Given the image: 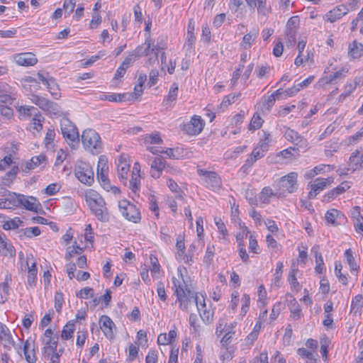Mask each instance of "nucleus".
<instances>
[{
    "label": "nucleus",
    "mask_w": 363,
    "mask_h": 363,
    "mask_svg": "<svg viewBox=\"0 0 363 363\" xmlns=\"http://www.w3.org/2000/svg\"><path fill=\"white\" fill-rule=\"evenodd\" d=\"M189 277L185 268H178L176 276L172 277V289L178 303L179 308L183 311H188L192 303H196L200 297L194 292L189 284Z\"/></svg>",
    "instance_id": "obj_1"
},
{
    "label": "nucleus",
    "mask_w": 363,
    "mask_h": 363,
    "mask_svg": "<svg viewBox=\"0 0 363 363\" xmlns=\"http://www.w3.org/2000/svg\"><path fill=\"white\" fill-rule=\"evenodd\" d=\"M85 201L91 213L101 222L109 221V212L103 197L95 190L88 189L85 192Z\"/></svg>",
    "instance_id": "obj_2"
},
{
    "label": "nucleus",
    "mask_w": 363,
    "mask_h": 363,
    "mask_svg": "<svg viewBox=\"0 0 363 363\" xmlns=\"http://www.w3.org/2000/svg\"><path fill=\"white\" fill-rule=\"evenodd\" d=\"M298 189V173L291 172L280 178L277 183L276 196L281 198L293 194Z\"/></svg>",
    "instance_id": "obj_3"
},
{
    "label": "nucleus",
    "mask_w": 363,
    "mask_h": 363,
    "mask_svg": "<svg viewBox=\"0 0 363 363\" xmlns=\"http://www.w3.org/2000/svg\"><path fill=\"white\" fill-rule=\"evenodd\" d=\"M82 141L84 147L92 154H99L102 149L100 135L93 129L83 131Z\"/></svg>",
    "instance_id": "obj_4"
},
{
    "label": "nucleus",
    "mask_w": 363,
    "mask_h": 363,
    "mask_svg": "<svg viewBox=\"0 0 363 363\" xmlns=\"http://www.w3.org/2000/svg\"><path fill=\"white\" fill-rule=\"evenodd\" d=\"M61 133L70 146L74 147L79 142V135L77 127L67 118L60 120Z\"/></svg>",
    "instance_id": "obj_5"
},
{
    "label": "nucleus",
    "mask_w": 363,
    "mask_h": 363,
    "mask_svg": "<svg viewBox=\"0 0 363 363\" xmlns=\"http://www.w3.org/2000/svg\"><path fill=\"white\" fill-rule=\"evenodd\" d=\"M74 174L76 177L83 184L91 186L94 182V171L91 165L83 161H77Z\"/></svg>",
    "instance_id": "obj_6"
},
{
    "label": "nucleus",
    "mask_w": 363,
    "mask_h": 363,
    "mask_svg": "<svg viewBox=\"0 0 363 363\" xmlns=\"http://www.w3.org/2000/svg\"><path fill=\"white\" fill-rule=\"evenodd\" d=\"M118 208L123 216L128 220L135 223L140 220V212L135 205L123 200L118 202Z\"/></svg>",
    "instance_id": "obj_7"
},
{
    "label": "nucleus",
    "mask_w": 363,
    "mask_h": 363,
    "mask_svg": "<svg viewBox=\"0 0 363 363\" xmlns=\"http://www.w3.org/2000/svg\"><path fill=\"white\" fill-rule=\"evenodd\" d=\"M197 173L202 177V179L208 188L213 191L219 190L221 188L222 180L216 172L207 171L198 167Z\"/></svg>",
    "instance_id": "obj_8"
},
{
    "label": "nucleus",
    "mask_w": 363,
    "mask_h": 363,
    "mask_svg": "<svg viewBox=\"0 0 363 363\" xmlns=\"http://www.w3.org/2000/svg\"><path fill=\"white\" fill-rule=\"evenodd\" d=\"M333 182L334 178L329 177L328 178H317L313 183H309L308 184V187L310 188V191L308 194V199H315L320 191L330 186Z\"/></svg>",
    "instance_id": "obj_9"
},
{
    "label": "nucleus",
    "mask_w": 363,
    "mask_h": 363,
    "mask_svg": "<svg viewBox=\"0 0 363 363\" xmlns=\"http://www.w3.org/2000/svg\"><path fill=\"white\" fill-rule=\"evenodd\" d=\"M31 100L33 103L49 114L60 115L61 113V108L57 103L50 101L47 99L37 95L33 96Z\"/></svg>",
    "instance_id": "obj_10"
},
{
    "label": "nucleus",
    "mask_w": 363,
    "mask_h": 363,
    "mask_svg": "<svg viewBox=\"0 0 363 363\" xmlns=\"http://www.w3.org/2000/svg\"><path fill=\"white\" fill-rule=\"evenodd\" d=\"M44 347L43 352L45 355L50 356L51 352L57 351V347L58 345V336L53 335V331L52 329H47L44 333Z\"/></svg>",
    "instance_id": "obj_11"
},
{
    "label": "nucleus",
    "mask_w": 363,
    "mask_h": 363,
    "mask_svg": "<svg viewBox=\"0 0 363 363\" xmlns=\"http://www.w3.org/2000/svg\"><path fill=\"white\" fill-rule=\"evenodd\" d=\"M204 121L199 116H194L190 122L184 125V130L190 135H199L203 129Z\"/></svg>",
    "instance_id": "obj_12"
},
{
    "label": "nucleus",
    "mask_w": 363,
    "mask_h": 363,
    "mask_svg": "<svg viewBox=\"0 0 363 363\" xmlns=\"http://www.w3.org/2000/svg\"><path fill=\"white\" fill-rule=\"evenodd\" d=\"M0 194L4 196L6 209H14L20 207L22 201L21 200V194L11 192L4 188H1Z\"/></svg>",
    "instance_id": "obj_13"
},
{
    "label": "nucleus",
    "mask_w": 363,
    "mask_h": 363,
    "mask_svg": "<svg viewBox=\"0 0 363 363\" xmlns=\"http://www.w3.org/2000/svg\"><path fill=\"white\" fill-rule=\"evenodd\" d=\"M196 306L203 323L206 324L211 323L213 318V311L210 308H207L206 301L203 296H201L199 299Z\"/></svg>",
    "instance_id": "obj_14"
},
{
    "label": "nucleus",
    "mask_w": 363,
    "mask_h": 363,
    "mask_svg": "<svg viewBox=\"0 0 363 363\" xmlns=\"http://www.w3.org/2000/svg\"><path fill=\"white\" fill-rule=\"evenodd\" d=\"M116 164L118 177L122 182L125 183L130 171V164L128 162L127 156L125 155H120L118 157Z\"/></svg>",
    "instance_id": "obj_15"
},
{
    "label": "nucleus",
    "mask_w": 363,
    "mask_h": 363,
    "mask_svg": "<svg viewBox=\"0 0 363 363\" xmlns=\"http://www.w3.org/2000/svg\"><path fill=\"white\" fill-rule=\"evenodd\" d=\"M15 62L24 67L33 66L38 62V59L32 52H23L16 54L13 56Z\"/></svg>",
    "instance_id": "obj_16"
},
{
    "label": "nucleus",
    "mask_w": 363,
    "mask_h": 363,
    "mask_svg": "<svg viewBox=\"0 0 363 363\" xmlns=\"http://www.w3.org/2000/svg\"><path fill=\"white\" fill-rule=\"evenodd\" d=\"M348 11L349 9L345 5H338L332 10H330V11H328L325 14V18L326 19L327 21H329L330 23H334L336 21L342 18L346 14H347Z\"/></svg>",
    "instance_id": "obj_17"
},
{
    "label": "nucleus",
    "mask_w": 363,
    "mask_h": 363,
    "mask_svg": "<svg viewBox=\"0 0 363 363\" xmlns=\"http://www.w3.org/2000/svg\"><path fill=\"white\" fill-rule=\"evenodd\" d=\"M357 169H363V153L359 155V151L356 150L352 152L349 158L348 167L346 170L353 172Z\"/></svg>",
    "instance_id": "obj_18"
},
{
    "label": "nucleus",
    "mask_w": 363,
    "mask_h": 363,
    "mask_svg": "<svg viewBox=\"0 0 363 363\" xmlns=\"http://www.w3.org/2000/svg\"><path fill=\"white\" fill-rule=\"evenodd\" d=\"M100 328L105 336L111 340L114 337L113 328L115 327L114 323L108 315H102L99 318Z\"/></svg>",
    "instance_id": "obj_19"
},
{
    "label": "nucleus",
    "mask_w": 363,
    "mask_h": 363,
    "mask_svg": "<svg viewBox=\"0 0 363 363\" xmlns=\"http://www.w3.org/2000/svg\"><path fill=\"white\" fill-rule=\"evenodd\" d=\"M325 218L328 224L333 225H340L346 219L343 213L335 208L328 210L325 213Z\"/></svg>",
    "instance_id": "obj_20"
},
{
    "label": "nucleus",
    "mask_w": 363,
    "mask_h": 363,
    "mask_svg": "<svg viewBox=\"0 0 363 363\" xmlns=\"http://www.w3.org/2000/svg\"><path fill=\"white\" fill-rule=\"evenodd\" d=\"M154 42L150 35H148L145 40V43L141 45L138 46L133 51L135 56L140 57L142 56H149L151 54V49L153 46Z\"/></svg>",
    "instance_id": "obj_21"
},
{
    "label": "nucleus",
    "mask_w": 363,
    "mask_h": 363,
    "mask_svg": "<svg viewBox=\"0 0 363 363\" xmlns=\"http://www.w3.org/2000/svg\"><path fill=\"white\" fill-rule=\"evenodd\" d=\"M26 264L28 266V284L32 286L35 284L38 272L36 262L33 260L32 255L27 256Z\"/></svg>",
    "instance_id": "obj_22"
},
{
    "label": "nucleus",
    "mask_w": 363,
    "mask_h": 363,
    "mask_svg": "<svg viewBox=\"0 0 363 363\" xmlns=\"http://www.w3.org/2000/svg\"><path fill=\"white\" fill-rule=\"evenodd\" d=\"M167 163L162 157H155L151 164V176L155 179L160 178L162 172L166 169Z\"/></svg>",
    "instance_id": "obj_23"
},
{
    "label": "nucleus",
    "mask_w": 363,
    "mask_h": 363,
    "mask_svg": "<svg viewBox=\"0 0 363 363\" xmlns=\"http://www.w3.org/2000/svg\"><path fill=\"white\" fill-rule=\"evenodd\" d=\"M363 55V45L357 40L352 41L348 47V57L350 60L360 58Z\"/></svg>",
    "instance_id": "obj_24"
},
{
    "label": "nucleus",
    "mask_w": 363,
    "mask_h": 363,
    "mask_svg": "<svg viewBox=\"0 0 363 363\" xmlns=\"http://www.w3.org/2000/svg\"><path fill=\"white\" fill-rule=\"evenodd\" d=\"M41 165L43 167L46 165V157L44 155H39L38 156L33 157L30 161L26 162L25 164V169H23V171L27 172Z\"/></svg>",
    "instance_id": "obj_25"
},
{
    "label": "nucleus",
    "mask_w": 363,
    "mask_h": 363,
    "mask_svg": "<svg viewBox=\"0 0 363 363\" xmlns=\"http://www.w3.org/2000/svg\"><path fill=\"white\" fill-rule=\"evenodd\" d=\"M0 254L3 256H9L11 257L16 255L14 247L6 242L4 235L0 233Z\"/></svg>",
    "instance_id": "obj_26"
},
{
    "label": "nucleus",
    "mask_w": 363,
    "mask_h": 363,
    "mask_svg": "<svg viewBox=\"0 0 363 363\" xmlns=\"http://www.w3.org/2000/svg\"><path fill=\"white\" fill-rule=\"evenodd\" d=\"M21 200L22 201L21 206H23L28 211L37 212L38 207L40 206V203L35 197L25 196L24 195L21 194Z\"/></svg>",
    "instance_id": "obj_27"
},
{
    "label": "nucleus",
    "mask_w": 363,
    "mask_h": 363,
    "mask_svg": "<svg viewBox=\"0 0 363 363\" xmlns=\"http://www.w3.org/2000/svg\"><path fill=\"white\" fill-rule=\"evenodd\" d=\"M237 322L233 321L229 323V325H228V328H226L225 331L224 332V335L220 340V343L223 347H226L229 345V343L231 342V339L233 337V335L235 333V328L237 326Z\"/></svg>",
    "instance_id": "obj_28"
},
{
    "label": "nucleus",
    "mask_w": 363,
    "mask_h": 363,
    "mask_svg": "<svg viewBox=\"0 0 363 363\" xmlns=\"http://www.w3.org/2000/svg\"><path fill=\"white\" fill-rule=\"evenodd\" d=\"M0 340L4 347H9L13 344L11 335L8 328L0 322Z\"/></svg>",
    "instance_id": "obj_29"
},
{
    "label": "nucleus",
    "mask_w": 363,
    "mask_h": 363,
    "mask_svg": "<svg viewBox=\"0 0 363 363\" xmlns=\"http://www.w3.org/2000/svg\"><path fill=\"white\" fill-rule=\"evenodd\" d=\"M23 352L25 358L28 363H35L37 357L35 353L34 345H31L28 341H26L23 345Z\"/></svg>",
    "instance_id": "obj_30"
},
{
    "label": "nucleus",
    "mask_w": 363,
    "mask_h": 363,
    "mask_svg": "<svg viewBox=\"0 0 363 363\" xmlns=\"http://www.w3.org/2000/svg\"><path fill=\"white\" fill-rule=\"evenodd\" d=\"M143 140L144 143L147 146L150 145H160L163 143V140L158 132L145 134L143 135Z\"/></svg>",
    "instance_id": "obj_31"
},
{
    "label": "nucleus",
    "mask_w": 363,
    "mask_h": 363,
    "mask_svg": "<svg viewBox=\"0 0 363 363\" xmlns=\"http://www.w3.org/2000/svg\"><path fill=\"white\" fill-rule=\"evenodd\" d=\"M345 257L346 258L347 262L350 266V272L352 273L357 272L359 269V266L357 265L355 259L353 255V252L351 249H347L345 251Z\"/></svg>",
    "instance_id": "obj_32"
},
{
    "label": "nucleus",
    "mask_w": 363,
    "mask_h": 363,
    "mask_svg": "<svg viewBox=\"0 0 363 363\" xmlns=\"http://www.w3.org/2000/svg\"><path fill=\"white\" fill-rule=\"evenodd\" d=\"M348 69L345 67L341 68L340 70L335 72L333 74L327 77L326 82L328 84H335L337 80L342 79L346 76V74L348 72Z\"/></svg>",
    "instance_id": "obj_33"
},
{
    "label": "nucleus",
    "mask_w": 363,
    "mask_h": 363,
    "mask_svg": "<svg viewBox=\"0 0 363 363\" xmlns=\"http://www.w3.org/2000/svg\"><path fill=\"white\" fill-rule=\"evenodd\" d=\"M18 172V167L17 166H13L12 169L2 178L1 184L5 186H10Z\"/></svg>",
    "instance_id": "obj_34"
},
{
    "label": "nucleus",
    "mask_w": 363,
    "mask_h": 363,
    "mask_svg": "<svg viewBox=\"0 0 363 363\" xmlns=\"http://www.w3.org/2000/svg\"><path fill=\"white\" fill-rule=\"evenodd\" d=\"M272 196H276V191L274 192L272 189L270 187H264L259 196V200L260 202L263 203H269L270 202V198Z\"/></svg>",
    "instance_id": "obj_35"
},
{
    "label": "nucleus",
    "mask_w": 363,
    "mask_h": 363,
    "mask_svg": "<svg viewBox=\"0 0 363 363\" xmlns=\"http://www.w3.org/2000/svg\"><path fill=\"white\" fill-rule=\"evenodd\" d=\"M298 354L303 358H306L310 363H316V357L318 356L315 350L309 351L306 348H299Z\"/></svg>",
    "instance_id": "obj_36"
},
{
    "label": "nucleus",
    "mask_w": 363,
    "mask_h": 363,
    "mask_svg": "<svg viewBox=\"0 0 363 363\" xmlns=\"http://www.w3.org/2000/svg\"><path fill=\"white\" fill-rule=\"evenodd\" d=\"M284 135L287 140L291 141L296 145H298V143L302 142L303 140L296 131L289 128H286Z\"/></svg>",
    "instance_id": "obj_37"
},
{
    "label": "nucleus",
    "mask_w": 363,
    "mask_h": 363,
    "mask_svg": "<svg viewBox=\"0 0 363 363\" xmlns=\"http://www.w3.org/2000/svg\"><path fill=\"white\" fill-rule=\"evenodd\" d=\"M363 307V296L362 294L356 295L352 301L351 313H357L359 312Z\"/></svg>",
    "instance_id": "obj_38"
},
{
    "label": "nucleus",
    "mask_w": 363,
    "mask_h": 363,
    "mask_svg": "<svg viewBox=\"0 0 363 363\" xmlns=\"http://www.w3.org/2000/svg\"><path fill=\"white\" fill-rule=\"evenodd\" d=\"M258 35V33L257 31H255L254 33L250 32L249 33H247L244 35L242 38V40L241 42V46L244 49H248L251 47V45L252 42L255 40Z\"/></svg>",
    "instance_id": "obj_39"
},
{
    "label": "nucleus",
    "mask_w": 363,
    "mask_h": 363,
    "mask_svg": "<svg viewBox=\"0 0 363 363\" xmlns=\"http://www.w3.org/2000/svg\"><path fill=\"white\" fill-rule=\"evenodd\" d=\"M18 111L24 118H28L31 116H34L35 113L39 112L35 107L31 106H21L18 108Z\"/></svg>",
    "instance_id": "obj_40"
},
{
    "label": "nucleus",
    "mask_w": 363,
    "mask_h": 363,
    "mask_svg": "<svg viewBox=\"0 0 363 363\" xmlns=\"http://www.w3.org/2000/svg\"><path fill=\"white\" fill-rule=\"evenodd\" d=\"M74 324L72 322H68L63 328L62 331L61 337L65 340H69L72 337L74 332Z\"/></svg>",
    "instance_id": "obj_41"
},
{
    "label": "nucleus",
    "mask_w": 363,
    "mask_h": 363,
    "mask_svg": "<svg viewBox=\"0 0 363 363\" xmlns=\"http://www.w3.org/2000/svg\"><path fill=\"white\" fill-rule=\"evenodd\" d=\"M298 269H292L288 277V281L291 286V288L296 291H299L301 286L296 279V272Z\"/></svg>",
    "instance_id": "obj_42"
},
{
    "label": "nucleus",
    "mask_w": 363,
    "mask_h": 363,
    "mask_svg": "<svg viewBox=\"0 0 363 363\" xmlns=\"http://www.w3.org/2000/svg\"><path fill=\"white\" fill-rule=\"evenodd\" d=\"M342 269V265L340 262H336L335 263V274L338 278L339 281L343 284H347V275L343 274L341 272Z\"/></svg>",
    "instance_id": "obj_43"
},
{
    "label": "nucleus",
    "mask_w": 363,
    "mask_h": 363,
    "mask_svg": "<svg viewBox=\"0 0 363 363\" xmlns=\"http://www.w3.org/2000/svg\"><path fill=\"white\" fill-rule=\"evenodd\" d=\"M48 91L51 94L52 96L55 99H58L60 96V93L59 91L58 84L55 82L53 77L50 79V82L46 85Z\"/></svg>",
    "instance_id": "obj_44"
},
{
    "label": "nucleus",
    "mask_w": 363,
    "mask_h": 363,
    "mask_svg": "<svg viewBox=\"0 0 363 363\" xmlns=\"http://www.w3.org/2000/svg\"><path fill=\"white\" fill-rule=\"evenodd\" d=\"M44 121V117L38 112V113L34 114V117L33 118L32 123L30 124L31 128L33 130L40 132L43 128L42 122Z\"/></svg>",
    "instance_id": "obj_45"
},
{
    "label": "nucleus",
    "mask_w": 363,
    "mask_h": 363,
    "mask_svg": "<svg viewBox=\"0 0 363 363\" xmlns=\"http://www.w3.org/2000/svg\"><path fill=\"white\" fill-rule=\"evenodd\" d=\"M178 89H179V87H178V85L177 83H173L171 85L168 95L166 96V98L164 101V102L166 104V105H167L169 101L172 102L177 99Z\"/></svg>",
    "instance_id": "obj_46"
},
{
    "label": "nucleus",
    "mask_w": 363,
    "mask_h": 363,
    "mask_svg": "<svg viewBox=\"0 0 363 363\" xmlns=\"http://www.w3.org/2000/svg\"><path fill=\"white\" fill-rule=\"evenodd\" d=\"M22 223V221L19 218H14L13 219L8 220L5 221L2 225L4 230H15L17 229L20 225Z\"/></svg>",
    "instance_id": "obj_47"
},
{
    "label": "nucleus",
    "mask_w": 363,
    "mask_h": 363,
    "mask_svg": "<svg viewBox=\"0 0 363 363\" xmlns=\"http://www.w3.org/2000/svg\"><path fill=\"white\" fill-rule=\"evenodd\" d=\"M215 247L213 245H208L206 247V254L203 257V262L209 266L212 264L213 260V257L215 255Z\"/></svg>",
    "instance_id": "obj_48"
},
{
    "label": "nucleus",
    "mask_w": 363,
    "mask_h": 363,
    "mask_svg": "<svg viewBox=\"0 0 363 363\" xmlns=\"http://www.w3.org/2000/svg\"><path fill=\"white\" fill-rule=\"evenodd\" d=\"M215 224L216 225L218 232L222 235V238L225 240H227L228 233L227 228H225V225L224 223L222 221V220L219 218H215Z\"/></svg>",
    "instance_id": "obj_49"
},
{
    "label": "nucleus",
    "mask_w": 363,
    "mask_h": 363,
    "mask_svg": "<svg viewBox=\"0 0 363 363\" xmlns=\"http://www.w3.org/2000/svg\"><path fill=\"white\" fill-rule=\"evenodd\" d=\"M140 176L139 174L134 173L133 172L132 173V177L129 182L130 183V188L132 189V191L135 193L137 190H138L140 184Z\"/></svg>",
    "instance_id": "obj_50"
},
{
    "label": "nucleus",
    "mask_w": 363,
    "mask_h": 363,
    "mask_svg": "<svg viewBox=\"0 0 363 363\" xmlns=\"http://www.w3.org/2000/svg\"><path fill=\"white\" fill-rule=\"evenodd\" d=\"M176 247L177 250V255L183 256L185 251L184 235H179L177 238Z\"/></svg>",
    "instance_id": "obj_51"
},
{
    "label": "nucleus",
    "mask_w": 363,
    "mask_h": 363,
    "mask_svg": "<svg viewBox=\"0 0 363 363\" xmlns=\"http://www.w3.org/2000/svg\"><path fill=\"white\" fill-rule=\"evenodd\" d=\"M297 31L295 30H286V43L287 46H294L296 43Z\"/></svg>",
    "instance_id": "obj_52"
},
{
    "label": "nucleus",
    "mask_w": 363,
    "mask_h": 363,
    "mask_svg": "<svg viewBox=\"0 0 363 363\" xmlns=\"http://www.w3.org/2000/svg\"><path fill=\"white\" fill-rule=\"evenodd\" d=\"M242 303L240 315L245 316L250 308V298L248 294H243L241 298Z\"/></svg>",
    "instance_id": "obj_53"
},
{
    "label": "nucleus",
    "mask_w": 363,
    "mask_h": 363,
    "mask_svg": "<svg viewBox=\"0 0 363 363\" xmlns=\"http://www.w3.org/2000/svg\"><path fill=\"white\" fill-rule=\"evenodd\" d=\"M290 311L294 319L297 320L301 317V309L298 303L295 300H294V302L290 305Z\"/></svg>",
    "instance_id": "obj_54"
},
{
    "label": "nucleus",
    "mask_w": 363,
    "mask_h": 363,
    "mask_svg": "<svg viewBox=\"0 0 363 363\" xmlns=\"http://www.w3.org/2000/svg\"><path fill=\"white\" fill-rule=\"evenodd\" d=\"M316 266L315 270L316 272L321 274L324 269V262L323 257L320 252L316 251L315 252Z\"/></svg>",
    "instance_id": "obj_55"
},
{
    "label": "nucleus",
    "mask_w": 363,
    "mask_h": 363,
    "mask_svg": "<svg viewBox=\"0 0 363 363\" xmlns=\"http://www.w3.org/2000/svg\"><path fill=\"white\" fill-rule=\"evenodd\" d=\"M267 150V147L265 145H261L260 147L254 148L251 155L257 160L264 156V152Z\"/></svg>",
    "instance_id": "obj_56"
},
{
    "label": "nucleus",
    "mask_w": 363,
    "mask_h": 363,
    "mask_svg": "<svg viewBox=\"0 0 363 363\" xmlns=\"http://www.w3.org/2000/svg\"><path fill=\"white\" fill-rule=\"evenodd\" d=\"M160 48L157 46H153L151 49V54L148 57L147 64L150 66L153 65L158 61V50Z\"/></svg>",
    "instance_id": "obj_57"
},
{
    "label": "nucleus",
    "mask_w": 363,
    "mask_h": 363,
    "mask_svg": "<svg viewBox=\"0 0 363 363\" xmlns=\"http://www.w3.org/2000/svg\"><path fill=\"white\" fill-rule=\"evenodd\" d=\"M325 167L326 166L325 164H322V165L317 166V167H314L313 169H311L306 173L305 177L306 179L313 178L315 176H316L319 173L325 172Z\"/></svg>",
    "instance_id": "obj_58"
},
{
    "label": "nucleus",
    "mask_w": 363,
    "mask_h": 363,
    "mask_svg": "<svg viewBox=\"0 0 363 363\" xmlns=\"http://www.w3.org/2000/svg\"><path fill=\"white\" fill-rule=\"evenodd\" d=\"M108 160L105 156H101L97 165V172H108Z\"/></svg>",
    "instance_id": "obj_59"
},
{
    "label": "nucleus",
    "mask_w": 363,
    "mask_h": 363,
    "mask_svg": "<svg viewBox=\"0 0 363 363\" xmlns=\"http://www.w3.org/2000/svg\"><path fill=\"white\" fill-rule=\"evenodd\" d=\"M263 123V120L258 114H254L250 123V128L253 130H257L261 128Z\"/></svg>",
    "instance_id": "obj_60"
},
{
    "label": "nucleus",
    "mask_w": 363,
    "mask_h": 363,
    "mask_svg": "<svg viewBox=\"0 0 363 363\" xmlns=\"http://www.w3.org/2000/svg\"><path fill=\"white\" fill-rule=\"evenodd\" d=\"M77 296L84 299L91 298L94 296V289L91 287H84L79 291Z\"/></svg>",
    "instance_id": "obj_61"
},
{
    "label": "nucleus",
    "mask_w": 363,
    "mask_h": 363,
    "mask_svg": "<svg viewBox=\"0 0 363 363\" xmlns=\"http://www.w3.org/2000/svg\"><path fill=\"white\" fill-rule=\"evenodd\" d=\"M23 236L31 238L34 236H38L40 234V230L38 227L27 228L23 230Z\"/></svg>",
    "instance_id": "obj_62"
},
{
    "label": "nucleus",
    "mask_w": 363,
    "mask_h": 363,
    "mask_svg": "<svg viewBox=\"0 0 363 363\" xmlns=\"http://www.w3.org/2000/svg\"><path fill=\"white\" fill-rule=\"evenodd\" d=\"M228 325H229V323H227L225 318H220L216 326V334L218 336H220L224 333L226 328H228Z\"/></svg>",
    "instance_id": "obj_63"
},
{
    "label": "nucleus",
    "mask_w": 363,
    "mask_h": 363,
    "mask_svg": "<svg viewBox=\"0 0 363 363\" xmlns=\"http://www.w3.org/2000/svg\"><path fill=\"white\" fill-rule=\"evenodd\" d=\"M76 5V0H65L63 4V9L65 15L69 16L73 12Z\"/></svg>",
    "instance_id": "obj_64"
}]
</instances>
